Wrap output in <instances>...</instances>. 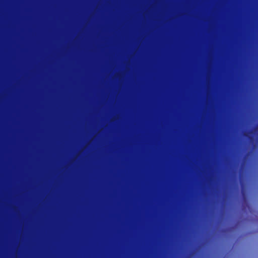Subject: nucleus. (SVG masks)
<instances>
[{"instance_id":"1","label":"nucleus","mask_w":258,"mask_h":258,"mask_svg":"<svg viewBox=\"0 0 258 258\" xmlns=\"http://www.w3.org/2000/svg\"><path fill=\"white\" fill-rule=\"evenodd\" d=\"M257 127H258V124H257V127H256V128H257Z\"/></svg>"}]
</instances>
